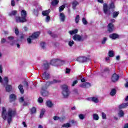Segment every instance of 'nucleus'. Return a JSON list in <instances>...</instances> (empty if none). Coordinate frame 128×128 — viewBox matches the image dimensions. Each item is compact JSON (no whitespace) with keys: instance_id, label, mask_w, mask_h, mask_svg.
<instances>
[{"instance_id":"nucleus-1","label":"nucleus","mask_w":128,"mask_h":128,"mask_svg":"<svg viewBox=\"0 0 128 128\" xmlns=\"http://www.w3.org/2000/svg\"><path fill=\"white\" fill-rule=\"evenodd\" d=\"M2 110V118L4 120L7 118L8 122L10 124V122H12V118H14V114H16V112L12 110H9L7 113V116H6V109L3 107Z\"/></svg>"},{"instance_id":"nucleus-2","label":"nucleus","mask_w":128,"mask_h":128,"mask_svg":"<svg viewBox=\"0 0 128 128\" xmlns=\"http://www.w3.org/2000/svg\"><path fill=\"white\" fill-rule=\"evenodd\" d=\"M56 82H60V81L54 80L52 82H47L45 86L42 87L41 90V94L43 96H48L50 94V92L46 90L48 86H50V84H56Z\"/></svg>"},{"instance_id":"nucleus-3","label":"nucleus","mask_w":128,"mask_h":128,"mask_svg":"<svg viewBox=\"0 0 128 128\" xmlns=\"http://www.w3.org/2000/svg\"><path fill=\"white\" fill-rule=\"evenodd\" d=\"M22 17L16 16V22H26V11L25 10H22L21 11Z\"/></svg>"},{"instance_id":"nucleus-4","label":"nucleus","mask_w":128,"mask_h":128,"mask_svg":"<svg viewBox=\"0 0 128 128\" xmlns=\"http://www.w3.org/2000/svg\"><path fill=\"white\" fill-rule=\"evenodd\" d=\"M112 8H114V2H112L110 4L109 7L106 4H103V10L106 14L110 16V10H112Z\"/></svg>"},{"instance_id":"nucleus-5","label":"nucleus","mask_w":128,"mask_h":128,"mask_svg":"<svg viewBox=\"0 0 128 128\" xmlns=\"http://www.w3.org/2000/svg\"><path fill=\"white\" fill-rule=\"evenodd\" d=\"M62 94L64 98H68V96H70V92L68 90V86L66 84H64L62 86Z\"/></svg>"},{"instance_id":"nucleus-6","label":"nucleus","mask_w":128,"mask_h":128,"mask_svg":"<svg viewBox=\"0 0 128 128\" xmlns=\"http://www.w3.org/2000/svg\"><path fill=\"white\" fill-rule=\"evenodd\" d=\"M40 34V32H34L31 36H29L27 38V42H28V44H32V40H36V38H38Z\"/></svg>"},{"instance_id":"nucleus-7","label":"nucleus","mask_w":128,"mask_h":128,"mask_svg":"<svg viewBox=\"0 0 128 128\" xmlns=\"http://www.w3.org/2000/svg\"><path fill=\"white\" fill-rule=\"evenodd\" d=\"M88 38L86 35H78V34H75L73 36L72 38L75 42H84L86 38Z\"/></svg>"},{"instance_id":"nucleus-8","label":"nucleus","mask_w":128,"mask_h":128,"mask_svg":"<svg viewBox=\"0 0 128 128\" xmlns=\"http://www.w3.org/2000/svg\"><path fill=\"white\" fill-rule=\"evenodd\" d=\"M0 82L4 86H6L8 85V78L6 76V77H4L2 80V76H0Z\"/></svg>"},{"instance_id":"nucleus-9","label":"nucleus","mask_w":128,"mask_h":128,"mask_svg":"<svg viewBox=\"0 0 128 128\" xmlns=\"http://www.w3.org/2000/svg\"><path fill=\"white\" fill-rule=\"evenodd\" d=\"M116 28H114V25L112 22H110L108 24V30L109 32H114Z\"/></svg>"},{"instance_id":"nucleus-10","label":"nucleus","mask_w":128,"mask_h":128,"mask_svg":"<svg viewBox=\"0 0 128 128\" xmlns=\"http://www.w3.org/2000/svg\"><path fill=\"white\" fill-rule=\"evenodd\" d=\"M118 78H120V76L114 73L112 74L111 80L113 82H116L118 80Z\"/></svg>"},{"instance_id":"nucleus-11","label":"nucleus","mask_w":128,"mask_h":128,"mask_svg":"<svg viewBox=\"0 0 128 128\" xmlns=\"http://www.w3.org/2000/svg\"><path fill=\"white\" fill-rule=\"evenodd\" d=\"M14 37L12 36H8V44H10L11 46H14L16 42L14 40Z\"/></svg>"},{"instance_id":"nucleus-12","label":"nucleus","mask_w":128,"mask_h":128,"mask_svg":"<svg viewBox=\"0 0 128 128\" xmlns=\"http://www.w3.org/2000/svg\"><path fill=\"white\" fill-rule=\"evenodd\" d=\"M88 58L86 56H80L77 58V61L79 62H85L88 61Z\"/></svg>"},{"instance_id":"nucleus-13","label":"nucleus","mask_w":128,"mask_h":128,"mask_svg":"<svg viewBox=\"0 0 128 128\" xmlns=\"http://www.w3.org/2000/svg\"><path fill=\"white\" fill-rule=\"evenodd\" d=\"M88 100H90V102H95L96 104H98V102L99 100L98 98L96 97H92L89 98H88Z\"/></svg>"},{"instance_id":"nucleus-14","label":"nucleus","mask_w":128,"mask_h":128,"mask_svg":"<svg viewBox=\"0 0 128 128\" xmlns=\"http://www.w3.org/2000/svg\"><path fill=\"white\" fill-rule=\"evenodd\" d=\"M109 36L110 38H112V40H116V38H120V35L116 34L114 33V34H110Z\"/></svg>"},{"instance_id":"nucleus-15","label":"nucleus","mask_w":128,"mask_h":128,"mask_svg":"<svg viewBox=\"0 0 128 128\" xmlns=\"http://www.w3.org/2000/svg\"><path fill=\"white\" fill-rule=\"evenodd\" d=\"M80 88H90V84L88 82H86L83 83L82 84H80Z\"/></svg>"},{"instance_id":"nucleus-16","label":"nucleus","mask_w":128,"mask_h":128,"mask_svg":"<svg viewBox=\"0 0 128 128\" xmlns=\"http://www.w3.org/2000/svg\"><path fill=\"white\" fill-rule=\"evenodd\" d=\"M42 78L43 80H48V78H50V74L48 72H44L42 76Z\"/></svg>"},{"instance_id":"nucleus-17","label":"nucleus","mask_w":128,"mask_h":128,"mask_svg":"<svg viewBox=\"0 0 128 128\" xmlns=\"http://www.w3.org/2000/svg\"><path fill=\"white\" fill-rule=\"evenodd\" d=\"M46 106H48V108H52L54 106V104H52V102L50 100H48L46 102Z\"/></svg>"},{"instance_id":"nucleus-18","label":"nucleus","mask_w":128,"mask_h":128,"mask_svg":"<svg viewBox=\"0 0 128 128\" xmlns=\"http://www.w3.org/2000/svg\"><path fill=\"white\" fill-rule=\"evenodd\" d=\"M60 18L61 22H64L66 20V16H64V13L62 12L60 13Z\"/></svg>"},{"instance_id":"nucleus-19","label":"nucleus","mask_w":128,"mask_h":128,"mask_svg":"<svg viewBox=\"0 0 128 128\" xmlns=\"http://www.w3.org/2000/svg\"><path fill=\"white\" fill-rule=\"evenodd\" d=\"M50 10H46L43 11L42 12V16H48V14H50Z\"/></svg>"},{"instance_id":"nucleus-20","label":"nucleus","mask_w":128,"mask_h":128,"mask_svg":"<svg viewBox=\"0 0 128 128\" xmlns=\"http://www.w3.org/2000/svg\"><path fill=\"white\" fill-rule=\"evenodd\" d=\"M128 106V102L126 104H122L118 106V108L120 110H122V108H126V106Z\"/></svg>"},{"instance_id":"nucleus-21","label":"nucleus","mask_w":128,"mask_h":128,"mask_svg":"<svg viewBox=\"0 0 128 128\" xmlns=\"http://www.w3.org/2000/svg\"><path fill=\"white\" fill-rule=\"evenodd\" d=\"M78 32V29H74L72 30L69 31L70 34L72 35V34H76L77 32Z\"/></svg>"},{"instance_id":"nucleus-22","label":"nucleus","mask_w":128,"mask_h":128,"mask_svg":"<svg viewBox=\"0 0 128 128\" xmlns=\"http://www.w3.org/2000/svg\"><path fill=\"white\" fill-rule=\"evenodd\" d=\"M6 92H10V90H12V86L10 85H6L5 86Z\"/></svg>"},{"instance_id":"nucleus-23","label":"nucleus","mask_w":128,"mask_h":128,"mask_svg":"<svg viewBox=\"0 0 128 128\" xmlns=\"http://www.w3.org/2000/svg\"><path fill=\"white\" fill-rule=\"evenodd\" d=\"M42 68L44 70H48L50 68V64L46 62L43 64L42 66Z\"/></svg>"},{"instance_id":"nucleus-24","label":"nucleus","mask_w":128,"mask_h":128,"mask_svg":"<svg viewBox=\"0 0 128 128\" xmlns=\"http://www.w3.org/2000/svg\"><path fill=\"white\" fill-rule=\"evenodd\" d=\"M92 118L94 120H98L100 119V116H98V115L96 114H93Z\"/></svg>"},{"instance_id":"nucleus-25","label":"nucleus","mask_w":128,"mask_h":128,"mask_svg":"<svg viewBox=\"0 0 128 128\" xmlns=\"http://www.w3.org/2000/svg\"><path fill=\"white\" fill-rule=\"evenodd\" d=\"M18 88L20 91V92L22 94H24V86L22 84H20L18 86Z\"/></svg>"},{"instance_id":"nucleus-26","label":"nucleus","mask_w":128,"mask_h":128,"mask_svg":"<svg viewBox=\"0 0 128 128\" xmlns=\"http://www.w3.org/2000/svg\"><path fill=\"white\" fill-rule=\"evenodd\" d=\"M58 64L59 66H64L66 64V61L64 60H58Z\"/></svg>"},{"instance_id":"nucleus-27","label":"nucleus","mask_w":128,"mask_h":128,"mask_svg":"<svg viewBox=\"0 0 128 128\" xmlns=\"http://www.w3.org/2000/svg\"><path fill=\"white\" fill-rule=\"evenodd\" d=\"M108 54L110 58H114V52L112 50H110L108 52Z\"/></svg>"},{"instance_id":"nucleus-28","label":"nucleus","mask_w":128,"mask_h":128,"mask_svg":"<svg viewBox=\"0 0 128 128\" xmlns=\"http://www.w3.org/2000/svg\"><path fill=\"white\" fill-rule=\"evenodd\" d=\"M58 59H53L50 61V64H52V66H54V64H58Z\"/></svg>"},{"instance_id":"nucleus-29","label":"nucleus","mask_w":128,"mask_h":128,"mask_svg":"<svg viewBox=\"0 0 128 128\" xmlns=\"http://www.w3.org/2000/svg\"><path fill=\"white\" fill-rule=\"evenodd\" d=\"M78 4V2L76 1H74L72 3V6L74 10H76V6Z\"/></svg>"},{"instance_id":"nucleus-30","label":"nucleus","mask_w":128,"mask_h":128,"mask_svg":"<svg viewBox=\"0 0 128 128\" xmlns=\"http://www.w3.org/2000/svg\"><path fill=\"white\" fill-rule=\"evenodd\" d=\"M118 116L120 118H122V116H124V111L121 110L118 112Z\"/></svg>"},{"instance_id":"nucleus-31","label":"nucleus","mask_w":128,"mask_h":128,"mask_svg":"<svg viewBox=\"0 0 128 128\" xmlns=\"http://www.w3.org/2000/svg\"><path fill=\"white\" fill-rule=\"evenodd\" d=\"M59 2L60 1L58 0H53L51 3V4L52 6H56V4H58Z\"/></svg>"},{"instance_id":"nucleus-32","label":"nucleus","mask_w":128,"mask_h":128,"mask_svg":"<svg viewBox=\"0 0 128 128\" xmlns=\"http://www.w3.org/2000/svg\"><path fill=\"white\" fill-rule=\"evenodd\" d=\"M72 124L70 123H66L62 125V128H70Z\"/></svg>"},{"instance_id":"nucleus-33","label":"nucleus","mask_w":128,"mask_h":128,"mask_svg":"<svg viewBox=\"0 0 128 128\" xmlns=\"http://www.w3.org/2000/svg\"><path fill=\"white\" fill-rule=\"evenodd\" d=\"M10 98L11 102H13V100H16V95H14V94L10 95Z\"/></svg>"},{"instance_id":"nucleus-34","label":"nucleus","mask_w":128,"mask_h":128,"mask_svg":"<svg viewBox=\"0 0 128 128\" xmlns=\"http://www.w3.org/2000/svg\"><path fill=\"white\" fill-rule=\"evenodd\" d=\"M119 14H120L119 12H114L112 14L113 18H116V16H118Z\"/></svg>"},{"instance_id":"nucleus-35","label":"nucleus","mask_w":128,"mask_h":128,"mask_svg":"<svg viewBox=\"0 0 128 128\" xmlns=\"http://www.w3.org/2000/svg\"><path fill=\"white\" fill-rule=\"evenodd\" d=\"M116 89H112V90H111V92H110V96H114V94H116Z\"/></svg>"},{"instance_id":"nucleus-36","label":"nucleus","mask_w":128,"mask_h":128,"mask_svg":"<svg viewBox=\"0 0 128 128\" xmlns=\"http://www.w3.org/2000/svg\"><path fill=\"white\" fill-rule=\"evenodd\" d=\"M16 12H18L16 10H13L9 14V16H15V14H16Z\"/></svg>"},{"instance_id":"nucleus-37","label":"nucleus","mask_w":128,"mask_h":128,"mask_svg":"<svg viewBox=\"0 0 128 128\" xmlns=\"http://www.w3.org/2000/svg\"><path fill=\"white\" fill-rule=\"evenodd\" d=\"M86 116L84 114H80L78 115V118L80 120H84V118H85Z\"/></svg>"},{"instance_id":"nucleus-38","label":"nucleus","mask_w":128,"mask_h":128,"mask_svg":"<svg viewBox=\"0 0 128 128\" xmlns=\"http://www.w3.org/2000/svg\"><path fill=\"white\" fill-rule=\"evenodd\" d=\"M64 8H66L64 5H62V6H60L59 7L60 12H62L64 10Z\"/></svg>"},{"instance_id":"nucleus-39","label":"nucleus","mask_w":128,"mask_h":128,"mask_svg":"<svg viewBox=\"0 0 128 128\" xmlns=\"http://www.w3.org/2000/svg\"><path fill=\"white\" fill-rule=\"evenodd\" d=\"M68 44L69 46H72L74 44V40H70L68 42Z\"/></svg>"},{"instance_id":"nucleus-40","label":"nucleus","mask_w":128,"mask_h":128,"mask_svg":"<svg viewBox=\"0 0 128 128\" xmlns=\"http://www.w3.org/2000/svg\"><path fill=\"white\" fill-rule=\"evenodd\" d=\"M106 40H108V38H106V37H104L102 41V44H104Z\"/></svg>"},{"instance_id":"nucleus-41","label":"nucleus","mask_w":128,"mask_h":128,"mask_svg":"<svg viewBox=\"0 0 128 128\" xmlns=\"http://www.w3.org/2000/svg\"><path fill=\"white\" fill-rule=\"evenodd\" d=\"M76 24H78V22H80V15H77L75 18Z\"/></svg>"},{"instance_id":"nucleus-42","label":"nucleus","mask_w":128,"mask_h":128,"mask_svg":"<svg viewBox=\"0 0 128 128\" xmlns=\"http://www.w3.org/2000/svg\"><path fill=\"white\" fill-rule=\"evenodd\" d=\"M44 112H45L44 109H42L41 110L40 114V118H42V116H44Z\"/></svg>"},{"instance_id":"nucleus-43","label":"nucleus","mask_w":128,"mask_h":128,"mask_svg":"<svg viewBox=\"0 0 128 128\" xmlns=\"http://www.w3.org/2000/svg\"><path fill=\"white\" fill-rule=\"evenodd\" d=\"M40 46L42 48L44 49L46 48V43L44 42H42L40 43Z\"/></svg>"},{"instance_id":"nucleus-44","label":"nucleus","mask_w":128,"mask_h":128,"mask_svg":"<svg viewBox=\"0 0 128 128\" xmlns=\"http://www.w3.org/2000/svg\"><path fill=\"white\" fill-rule=\"evenodd\" d=\"M82 22L84 24H88V21H86V18H84L82 19Z\"/></svg>"},{"instance_id":"nucleus-45","label":"nucleus","mask_w":128,"mask_h":128,"mask_svg":"<svg viewBox=\"0 0 128 128\" xmlns=\"http://www.w3.org/2000/svg\"><path fill=\"white\" fill-rule=\"evenodd\" d=\"M45 20L46 22H48L50 20V17L49 16H46Z\"/></svg>"},{"instance_id":"nucleus-46","label":"nucleus","mask_w":128,"mask_h":128,"mask_svg":"<svg viewBox=\"0 0 128 128\" xmlns=\"http://www.w3.org/2000/svg\"><path fill=\"white\" fill-rule=\"evenodd\" d=\"M36 108H33L31 109L32 114H36Z\"/></svg>"},{"instance_id":"nucleus-47","label":"nucleus","mask_w":128,"mask_h":128,"mask_svg":"<svg viewBox=\"0 0 128 128\" xmlns=\"http://www.w3.org/2000/svg\"><path fill=\"white\" fill-rule=\"evenodd\" d=\"M14 32L16 34V36H18V34H20V31L18 30V28H15Z\"/></svg>"},{"instance_id":"nucleus-48","label":"nucleus","mask_w":128,"mask_h":128,"mask_svg":"<svg viewBox=\"0 0 128 128\" xmlns=\"http://www.w3.org/2000/svg\"><path fill=\"white\" fill-rule=\"evenodd\" d=\"M102 116L103 119L106 118V114H104V112L102 113Z\"/></svg>"},{"instance_id":"nucleus-49","label":"nucleus","mask_w":128,"mask_h":128,"mask_svg":"<svg viewBox=\"0 0 128 128\" xmlns=\"http://www.w3.org/2000/svg\"><path fill=\"white\" fill-rule=\"evenodd\" d=\"M80 80L82 82H86V79L84 78L81 77Z\"/></svg>"},{"instance_id":"nucleus-50","label":"nucleus","mask_w":128,"mask_h":128,"mask_svg":"<svg viewBox=\"0 0 128 128\" xmlns=\"http://www.w3.org/2000/svg\"><path fill=\"white\" fill-rule=\"evenodd\" d=\"M11 6H16V2H14V0H12Z\"/></svg>"},{"instance_id":"nucleus-51","label":"nucleus","mask_w":128,"mask_h":128,"mask_svg":"<svg viewBox=\"0 0 128 128\" xmlns=\"http://www.w3.org/2000/svg\"><path fill=\"white\" fill-rule=\"evenodd\" d=\"M53 120H60V117L58 116H54L53 117Z\"/></svg>"},{"instance_id":"nucleus-52","label":"nucleus","mask_w":128,"mask_h":128,"mask_svg":"<svg viewBox=\"0 0 128 128\" xmlns=\"http://www.w3.org/2000/svg\"><path fill=\"white\" fill-rule=\"evenodd\" d=\"M38 102L42 103V102H44V100L41 97H40L38 98Z\"/></svg>"},{"instance_id":"nucleus-53","label":"nucleus","mask_w":128,"mask_h":128,"mask_svg":"<svg viewBox=\"0 0 128 128\" xmlns=\"http://www.w3.org/2000/svg\"><path fill=\"white\" fill-rule=\"evenodd\" d=\"M76 84H78V80H74L72 84V86H76Z\"/></svg>"},{"instance_id":"nucleus-54","label":"nucleus","mask_w":128,"mask_h":128,"mask_svg":"<svg viewBox=\"0 0 128 128\" xmlns=\"http://www.w3.org/2000/svg\"><path fill=\"white\" fill-rule=\"evenodd\" d=\"M24 100V97H20V98L19 99V102H22Z\"/></svg>"},{"instance_id":"nucleus-55","label":"nucleus","mask_w":128,"mask_h":128,"mask_svg":"<svg viewBox=\"0 0 128 128\" xmlns=\"http://www.w3.org/2000/svg\"><path fill=\"white\" fill-rule=\"evenodd\" d=\"M6 42V38H2L1 40V44H4L5 42Z\"/></svg>"},{"instance_id":"nucleus-56","label":"nucleus","mask_w":128,"mask_h":128,"mask_svg":"<svg viewBox=\"0 0 128 128\" xmlns=\"http://www.w3.org/2000/svg\"><path fill=\"white\" fill-rule=\"evenodd\" d=\"M2 73V65L0 64V74Z\"/></svg>"},{"instance_id":"nucleus-57","label":"nucleus","mask_w":128,"mask_h":128,"mask_svg":"<svg viewBox=\"0 0 128 128\" xmlns=\"http://www.w3.org/2000/svg\"><path fill=\"white\" fill-rule=\"evenodd\" d=\"M24 86H26L27 88L28 86V82H24Z\"/></svg>"},{"instance_id":"nucleus-58","label":"nucleus","mask_w":128,"mask_h":128,"mask_svg":"<svg viewBox=\"0 0 128 128\" xmlns=\"http://www.w3.org/2000/svg\"><path fill=\"white\" fill-rule=\"evenodd\" d=\"M125 88H128V79L126 80V83L124 84Z\"/></svg>"},{"instance_id":"nucleus-59","label":"nucleus","mask_w":128,"mask_h":128,"mask_svg":"<svg viewBox=\"0 0 128 128\" xmlns=\"http://www.w3.org/2000/svg\"><path fill=\"white\" fill-rule=\"evenodd\" d=\"M70 70L68 68L66 69V74H70Z\"/></svg>"},{"instance_id":"nucleus-60","label":"nucleus","mask_w":128,"mask_h":128,"mask_svg":"<svg viewBox=\"0 0 128 128\" xmlns=\"http://www.w3.org/2000/svg\"><path fill=\"white\" fill-rule=\"evenodd\" d=\"M22 124H23L24 128H26L28 126L26 125V124L24 122H22Z\"/></svg>"},{"instance_id":"nucleus-61","label":"nucleus","mask_w":128,"mask_h":128,"mask_svg":"<svg viewBox=\"0 0 128 128\" xmlns=\"http://www.w3.org/2000/svg\"><path fill=\"white\" fill-rule=\"evenodd\" d=\"M64 118H66V117L65 116H62V118H60V122H62V121L64 120Z\"/></svg>"},{"instance_id":"nucleus-62","label":"nucleus","mask_w":128,"mask_h":128,"mask_svg":"<svg viewBox=\"0 0 128 128\" xmlns=\"http://www.w3.org/2000/svg\"><path fill=\"white\" fill-rule=\"evenodd\" d=\"M105 60H106V62H108V60H110V56L106 57L105 58Z\"/></svg>"},{"instance_id":"nucleus-63","label":"nucleus","mask_w":128,"mask_h":128,"mask_svg":"<svg viewBox=\"0 0 128 128\" xmlns=\"http://www.w3.org/2000/svg\"><path fill=\"white\" fill-rule=\"evenodd\" d=\"M120 56H116V60H120Z\"/></svg>"},{"instance_id":"nucleus-64","label":"nucleus","mask_w":128,"mask_h":128,"mask_svg":"<svg viewBox=\"0 0 128 128\" xmlns=\"http://www.w3.org/2000/svg\"><path fill=\"white\" fill-rule=\"evenodd\" d=\"M124 128H128V124H125L124 126Z\"/></svg>"}]
</instances>
